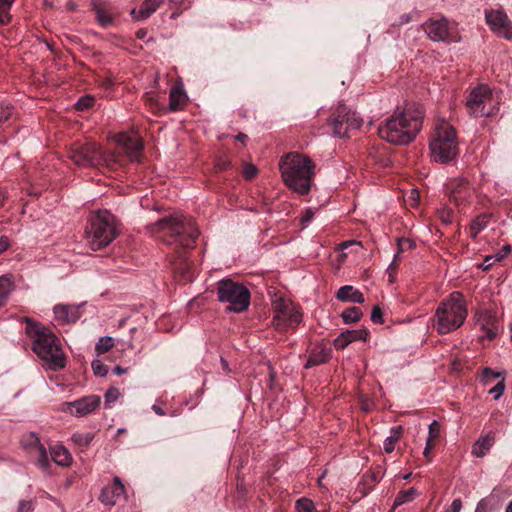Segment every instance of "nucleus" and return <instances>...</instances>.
<instances>
[{"mask_svg":"<svg viewBox=\"0 0 512 512\" xmlns=\"http://www.w3.org/2000/svg\"><path fill=\"white\" fill-rule=\"evenodd\" d=\"M154 230L161 233L160 237L165 243L177 247L172 260L174 271L185 279H191V263L186 249L194 247L199 236L195 222L185 216H164L154 223Z\"/></svg>","mask_w":512,"mask_h":512,"instance_id":"f257e3e1","label":"nucleus"},{"mask_svg":"<svg viewBox=\"0 0 512 512\" xmlns=\"http://www.w3.org/2000/svg\"><path fill=\"white\" fill-rule=\"evenodd\" d=\"M25 333L31 341L33 352L42 361V366L48 371H61L67 365V358L62 342L51 328L34 321L32 318L24 319Z\"/></svg>","mask_w":512,"mask_h":512,"instance_id":"f03ea898","label":"nucleus"},{"mask_svg":"<svg viewBox=\"0 0 512 512\" xmlns=\"http://www.w3.org/2000/svg\"><path fill=\"white\" fill-rule=\"evenodd\" d=\"M424 109L420 103H408L402 112L392 115L381 124L379 136L396 145H407L422 130Z\"/></svg>","mask_w":512,"mask_h":512,"instance_id":"7ed1b4c3","label":"nucleus"},{"mask_svg":"<svg viewBox=\"0 0 512 512\" xmlns=\"http://www.w3.org/2000/svg\"><path fill=\"white\" fill-rule=\"evenodd\" d=\"M285 185L298 194H308L315 176V163L301 152H288L279 161Z\"/></svg>","mask_w":512,"mask_h":512,"instance_id":"20e7f679","label":"nucleus"},{"mask_svg":"<svg viewBox=\"0 0 512 512\" xmlns=\"http://www.w3.org/2000/svg\"><path fill=\"white\" fill-rule=\"evenodd\" d=\"M468 316L467 301L459 291L444 298L435 309L433 327L438 333H449L460 328Z\"/></svg>","mask_w":512,"mask_h":512,"instance_id":"39448f33","label":"nucleus"},{"mask_svg":"<svg viewBox=\"0 0 512 512\" xmlns=\"http://www.w3.org/2000/svg\"><path fill=\"white\" fill-rule=\"evenodd\" d=\"M118 235V222L110 210H99L86 226V239L93 250L108 246Z\"/></svg>","mask_w":512,"mask_h":512,"instance_id":"423d86ee","label":"nucleus"},{"mask_svg":"<svg viewBox=\"0 0 512 512\" xmlns=\"http://www.w3.org/2000/svg\"><path fill=\"white\" fill-rule=\"evenodd\" d=\"M68 158L78 167H113L120 161L116 152L102 151L93 141L75 142L68 150Z\"/></svg>","mask_w":512,"mask_h":512,"instance_id":"0eeeda50","label":"nucleus"},{"mask_svg":"<svg viewBox=\"0 0 512 512\" xmlns=\"http://www.w3.org/2000/svg\"><path fill=\"white\" fill-rule=\"evenodd\" d=\"M429 148L434 161L441 164L451 163L459 155V144L455 127L441 121L436 124L434 136Z\"/></svg>","mask_w":512,"mask_h":512,"instance_id":"6e6552de","label":"nucleus"},{"mask_svg":"<svg viewBox=\"0 0 512 512\" xmlns=\"http://www.w3.org/2000/svg\"><path fill=\"white\" fill-rule=\"evenodd\" d=\"M218 301L227 302L226 311L243 313L250 306L251 292L243 283L235 282L233 279L219 280L216 285Z\"/></svg>","mask_w":512,"mask_h":512,"instance_id":"1a4fd4ad","label":"nucleus"},{"mask_svg":"<svg viewBox=\"0 0 512 512\" xmlns=\"http://www.w3.org/2000/svg\"><path fill=\"white\" fill-rule=\"evenodd\" d=\"M466 106L471 115L474 116H490L497 109V100L489 86L480 84L468 94L466 98Z\"/></svg>","mask_w":512,"mask_h":512,"instance_id":"9d476101","label":"nucleus"},{"mask_svg":"<svg viewBox=\"0 0 512 512\" xmlns=\"http://www.w3.org/2000/svg\"><path fill=\"white\" fill-rule=\"evenodd\" d=\"M273 324L278 331L296 328L301 323L303 315L293 301L278 298L273 303Z\"/></svg>","mask_w":512,"mask_h":512,"instance_id":"9b49d317","label":"nucleus"},{"mask_svg":"<svg viewBox=\"0 0 512 512\" xmlns=\"http://www.w3.org/2000/svg\"><path fill=\"white\" fill-rule=\"evenodd\" d=\"M328 123L332 126L335 136L348 137L351 130H357L361 127L363 120L352 109L340 105L330 115Z\"/></svg>","mask_w":512,"mask_h":512,"instance_id":"f8f14e48","label":"nucleus"},{"mask_svg":"<svg viewBox=\"0 0 512 512\" xmlns=\"http://www.w3.org/2000/svg\"><path fill=\"white\" fill-rule=\"evenodd\" d=\"M423 30L432 41L437 42H458L460 38L446 17L440 19H429L423 23Z\"/></svg>","mask_w":512,"mask_h":512,"instance_id":"ddd939ff","label":"nucleus"},{"mask_svg":"<svg viewBox=\"0 0 512 512\" xmlns=\"http://www.w3.org/2000/svg\"><path fill=\"white\" fill-rule=\"evenodd\" d=\"M116 143L120 148V151H115L118 154L119 162L114 164L112 168L122 164V153H124L130 161H136V163L141 161L143 143L139 136L129 135V133H119V135L116 136Z\"/></svg>","mask_w":512,"mask_h":512,"instance_id":"4468645a","label":"nucleus"},{"mask_svg":"<svg viewBox=\"0 0 512 512\" xmlns=\"http://www.w3.org/2000/svg\"><path fill=\"white\" fill-rule=\"evenodd\" d=\"M90 7L101 27L112 26L120 14L116 5L109 0H91Z\"/></svg>","mask_w":512,"mask_h":512,"instance_id":"2eb2a0df","label":"nucleus"},{"mask_svg":"<svg viewBox=\"0 0 512 512\" xmlns=\"http://www.w3.org/2000/svg\"><path fill=\"white\" fill-rule=\"evenodd\" d=\"M485 19L494 33L505 39H512V22L502 8L486 11Z\"/></svg>","mask_w":512,"mask_h":512,"instance_id":"dca6fc26","label":"nucleus"},{"mask_svg":"<svg viewBox=\"0 0 512 512\" xmlns=\"http://www.w3.org/2000/svg\"><path fill=\"white\" fill-rule=\"evenodd\" d=\"M101 404V398L97 395H87L71 402H64L63 410L75 417H84L95 411Z\"/></svg>","mask_w":512,"mask_h":512,"instance_id":"f3484780","label":"nucleus"},{"mask_svg":"<svg viewBox=\"0 0 512 512\" xmlns=\"http://www.w3.org/2000/svg\"><path fill=\"white\" fill-rule=\"evenodd\" d=\"M22 445L27 448L29 453L36 455L38 464L42 469H49L50 462L47 450L36 432H30L28 435H25L22 439Z\"/></svg>","mask_w":512,"mask_h":512,"instance_id":"a211bd4d","label":"nucleus"},{"mask_svg":"<svg viewBox=\"0 0 512 512\" xmlns=\"http://www.w3.org/2000/svg\"><path fill=\"white\" fill-rule=\"evenodd\" d=\"M472 192V187L468 179L456 178L452 179L448 184L449 198L454 201L457 206L466 203L471 197Z\"/></svg>","mask_w":512,"mask_h":512,"instance_id":"6ab92c4d","label":"nucleus"},{"mask_svg":"<svg viewBox=\"0 0 512 512\" xmlns=\"http://www.w3.org/2000/svg\"><path fill=\"white\" fill-rule=\"evenodd\" d=\"M125 493V486L120 477H114L113 483L103 487L99 494V500L103 505L114 506L122 494Z\"/></svg>","mask_w":512,"mask_h":512,"instance_id":"aec40b11","label":"nucleus"},{"mask_svg":"<svg viewBox=\"0 0 512 512\" xmlns=\"http://www.w3.org/2000/svg\"><path fill=\"white\" fill-rule=\"evenodd\" d=\"M54 316L59 323H75L82 316L81 306L75 304H57Z\"/></svg>","mask_w":512,"mask_h":512,"instance_id":"412c9836","label":"nucleus"},{"mask_svg":"<svg viewBox=\"0 0 512 512\" xmlns=\"http://www.w3.org/2000/svg\"><path fill=\"white\" fill-rule=\"evenodd\" d=\"M478 324L484 332V337L488 339L495 338L500 329V321L492 312L480 313Z\"/></svg>","mask_w":512,"mask_h":512,"instance_id":"4be33fe9","label":"nucleus"},{"mask_svg":"<svg viewBox=\"0 0 512 512\" xmlns=\"http://www.w3.org/2000/svg\"><path fill=\"white\" fill-rule=\"evenodd\" d=\"M369 333V330H366V328H361V330L343 331L334 339V346L337 350H344V348L348 347L350 342L356 341V339L366 341Z\"/></svg>","mask_w":512,"mask_h":512,"instance_id":"5701e85b","label":"nucleus"},{"mask_svg":"<svg viewBox=\"0 0 512 512\" xmlns=\"http://www.w3.org/2000/svg\"><path fill=\"white\" fill-rule=\"evenodd\" d=\"M164 0H145L140 5L138 10L134 8L131 11V15L133 16L134 20H145V18L151 17L153 12L157 11L159 6L162 5Z\"/></svg>","mask_w":512,"mask_h":512,"instance_id":"b1692460","label":"nucleus"},{"mask_svg":"<svg viewBox=\"0 0 512 512\" xmlns=\"http://www.w3.org/2000/svg\"><path fill=\"white\" fill-rule=\"evenodd\" d=\"M336 297L340 301L357 302V304H362L365 301L364 294L352 285L341 286L336 293Z\"/></svg>","mask_w":512,"mask_h":512,"instance_id":"393cba45","label":"nucleus"},{"mask_svg":"<svg viewBox=\"0 0 512 512\" xmlns=\"http://www.w3.org/2000/svg\"><path fill=\"white\" fill-rule=\"evenodd\" d=\"M494 442L495 434H493V432L483 435L473 444L472 454L476 455V457H483V455L489 451L490 447H492Z\"/></svg>","mask_w":512,"mask_h":512,"instance_id":"a878e982","label":"nucleus"},{"mask_svg":"<svg viewBox=\"0 0 512 512\" xmlns=\"http://www.w3.org/2000/svg\"><path fill=\"white\" fill-rule=\"evenodd\" d=\"M187 102V95L182 86L172 87L169 94V109L179 110L182 109Z\"/></svg>","mask_w":512,"mask_h":512,"instance_id":"bb28decb","label":"nucleus"},{"mask_svg":"<svg viewBox=\"0 0 512 512\" xmlns=\"http://www.w3.org/2000/svg\"><path fill=\"white\" fill-rule=\"evenodd\" d=\"M50 455L52 460H54V462L60 466H69V464L72 462V456L69 450H67V448L64 446H60V444L51 447Z\"/></svg>","mask_w":512,"mask_h":512,"instance_id":"cd10ccee","label":"nucleus"},{"mask_svg":"<svg viewBox=\"0 0 512 512\" xmlns=\"http://www.w3.org/2000/svg\"><path fill=\"white\" fill-rule=\"evenodd\" d=\"M14 288L15 285L11 276L9 274H2L0 276V307H4L7 304V299Z\"/></svg>","mask_w":512,"mask_h":512,"instance_id":"c85d7f7f","label":"nucleus"},{"mask_svg":"<svg viewBox=\"0 0 512 512\" xmlns=\"http://www.w3.org/2000/svg\"><path fill=\"white\" fill-rule=\"evenodd\" d=\"M328 358L329 350L324 349V347H316L312 350L305 367L311 368V366L321 365V363L327 362Z\"/></svg>","mask_w":512,"mask_h":512,"instance_id":"c756f323","label":"nucleus"},{"mask_svg":"<svg viewBox=\"0 0 512 512\" xmlns=\"http://www.w3.org/2000/svg\"><path fill=\"white\" fill-rule=\"evenodd\" d=\"M403 431V426H393L390 429V435L384 440V451L387 454L393 453L395 445L398 442Z\"/></svg>","mask_w":512,"mask_h":512,"instance_id":"7c9ffc66","label":"nucleus"},{"mask_svg":"<svg viewBox=\"0 0 512 512\" xmlns=\"http://www.w3.org/2000/svg\"><path fill=\"white\" fill-rule=\"evenodd\" d=\"M490 217L491 215L489 214H482L476 216L470 224V237L476 238L479 232L483 231V229L486 228L490 221Z\"/></svg>","mask_w":512,"mask_h":512,"instance_id":"2f4dec72","label":"nucleus"},{"mask_svg":"<svg viewBox=\"0 0 512 512\" xmlns=\"http://www.w3.org/2000/svg\"><path fill=\"white\" fill-rule=\"evenodd\" d=\"M418 494L419 492L415 487H410L407 490H401L394 500L393 507L397 508V506L404 505V503L412 502Z\"/></svg>","mask_w":512,"mask_h":512,"instance_id":"473e14b6","label":"nucleus"},{"mask_svg":"<svg viewBox=\"0 0 512 512\" xmlns=\"http://www.w3.org/2000/svg\"><path fill=\"white\" fill-rule=\"evenodd\" d=\"M362 310L359 307L352 306L345 309L342 313V320L345 323H355L361 319Z\"/></svg>","mask_w":512,"mask_h":512,"instance_id":"72a5a7b5","label":"nucleus"},{"mask_svg":"<svg viewBox=\"0 0 512 512\" xmlns=\"http://www.w3.org/2000/svg\"><path fill=\"white\" fill-rule=\"evenodd\" d=\"M114 347V339L110 336H105L99 338L97 343L95 344V352L96 354H104L106 351H109L110 348Z\"/></svg>","mask_w":512,"mask_h":512,"instance_id":"f704fd0d","label":"nucleus"},{"mask_svg":"<svg viewBox=\"0 0 512 512\" xmlns=\"http://www.w3.org/2000/svg\"><path fill=\"white\" fill-rule=\"evenodd\" d=\"M93 439L94 435L91 432H75L72 436L73 442L80 447H87Z\"/></svg>","mask_w":512,"mask_h":512,"instance_id":"c9c22d12","label":"nucleus"},{"mask_svg":"<svg viewBox=\"0 0 512 512\" xmlns=\"http://www.w3.org/2000/svg\"><path fill=\"white\" fill-rule=\"evenodd\" d=\"M297 512H318L315 504L309 498H300L296 501Z\"/></svg>","mask_w":512,"mask_h":512,"instance_id":"e433bc0d","label":"nucleus"},{"mask_svg":"<svg viewBox=\"0 0 512 512\" xmlns=\"http://www.w3.org/2000/svg\"><path fill=\"white\" fill-rule=\"evenodd\" d=\"M15 108L11 103L0 102V122H7L12 118Z\"/></svg>","mask_w":512,"mask_h":512,"instance_id":"4c0bfd02","label":"nucleus"},{"mask_svg":"<svg viewBox=\"0 0 512 512\" xmlns=\"http://www.w3.org/2000/svg\"><path fill=\"white\" fill-rule=\"evenodd\" d=\"M94 102L95 98H93V96H89V94H86V96H82L80 99L76 101L75 108L78 110L90 109V107L93 106Z\"/></svg>","mask_w":512,"mask_h":512,"instance_id":"58836bf2","label":"nucleus"},{"mask_svg":"<svg viewBox=\"0 0 512 512\" xmlns=\"http://www.w3.org/2000/svg\"><path fill=\"white\" fill-rule=\"evenodd\" d=\"M92 369L95 375L99 377H104V375L108 374V367L104 364V362L100 361V359H94L92 361Z\"/></svg>","mask_w":512,"mask_h":512,"instance_id":"ea45409f","label":"nucleus"},{"mask_svg":"<svg viewBox=\"0 0 512 512\" xmlns=\"http://www.w3.org/2000/svg\"><path fill=\"white\" fill-rule=\"evenodd\" d=\"M502 380L489 390V393L493 396L494 399H499L500 396L503 395L505 390V379L503 377V374L501 375Z\"/></svg>","mask_w":512,"mask_h":512,"instance_id":"a19ab883","label":"nucleus"},{"mask_svg":"<svg viewBox=\"0 0 512 512\" xmlns=\"http://www.w3.org/2000/svg\"><path fill=\"white\" fill-rule=\"evenodd\" d=\"M11 19L10 8L0 0V24H7Z\"/></svg>","mask_w":512,"mask_h":512,"instance_id":"79ce46f5","label":"nucleus"},{"mask_svg":"<svg viewBox=\"0 0 512 512\" xmlns=\"http://www.w3.org/2000/svg\"><path fill=\"white\" fill-rule=\"evenodd\" d=\"M429 439L434 442L435 439H438L440 436V424L438 420H433V422L429 425V432H428Z\"/></svg>","mask_w":512,"mask_h":512,"instance_id":"37998d69","label":"nucleus"},{"mask_svg":"<svg viewBox=\"0 0 512 512\" xmlns=\"http://www.w3.org/2000/svg\"><path fill=\"white\" fill-rule=\"evenodd\" d=\"M120 397V391L118 388H109L105 392V404L116 402Z\"/></svg>","mask_w":512,"mask_h":512,"instance_id":"c03bdc74","label":"nucleus"},{"mask_svg":"<svg viewBox=\"0 0 512 512\" xmlns=\"http://www.w3.org/2000/svg\"><path fill=\"white\" fill-rule=\"evenodd\" d=\"M257 173L258 169L256 168L255 164L248 163L244 165L243 176L245 179L251 180L256 176Z\"/></svg>","mask_w":512,"mask_h":512,"instance_id":"a18cd8bd","label":"nucleus"},{"mask_svg":"<svg viewBox=\"0 0 512 512\" xmlns=\"http://www.w3.org/2000/svg\"><path fill=\"white\" fill-rule=\"evenodd\" d=\"M371 320L374 323H384L383 310L379 306H374L371 313Z\"/></svg>","mask_w":512,"mask_h":512,"instance_id":"49530a36","label":"nucleus"},{"mask_svg":"<svg viewBox=\"0 0 512 512\" xmlns=\"http://www.w3.org/2000/svg\"><path fill=\"white\" fill-rule=\"evenodd\" d=\"M492 507L487 499H481L477 505L475 512H491Z\"/></svg>","mask_w":512,"mask_h":512,"instance_id":"de8ad7c7","label":"nucleus"},{"mask_svg":"<svg viewBox=\"0 0 512 512\" xmlns=\"http://www.w3.org/2000/svg\"><path fill=\"white\" fill-rule=\"evenodd\" d=\"M482 375L486 380H489V378H499L502 377V373L500 371H494L492 368L486 367L482 371Z\"/></svg>","mask_w":512,"mask_h":512,"instance_id":"09e8293b","label":"nucleus"},{"mask_svg":"<svg viewBox=\"0 0 512 512\" xmlns=\"http://www.w3.org/2000/svg\"><path fill=\"white\" fill-rule=\"evenodd\" d=\"M512 250L510 245L503 246L502 250L494 254V261H502Z\"/></svg>","mask_w":512,"mask_h":512,"instance_id":"8fccbe9b","label":"nucleus"},{"mask_svg":"<svg viewBox=\"0 0 512 512\" xmlns=\"http://www.w3.org/2000/svg\"><path fill=\"white\" fill-rule=\"evenodd\" d=\"M33 509V504L31 501H19V506L16 512H31Z\"/></svg>","mask_w":512,"mask_h":512,"instance_id":"3c124183","label":"nucleus"},{"mask_svg":"<svg viewBox=\"0 0 512 512\" xmlns=\"http://www.w3.org/2000/svg\"><path fill=\"white\" fill-rule=\"evenodd\" d=\"M463 502L461 499H454L451 506L446 508L444 512H459L462 509Z\"/></svg>","mask_w":512,"mask_h":512,"instance_id":"603ef678","label":"nucleus"},{"mask_svg":"<svg viewBox=\"0 0 512 512\" xmlns=\"http://www.w3.org/2000/svg\"><path fill=\"white\" fill-rule=\"evenodd\" d=\"M10 246V242L7 236H1L0 237V253L5 252V250L8 249Z\"/></svg>","mask_w":512,"mask_h":512,"instance_id":"864d4df0","label":"nucleus"},{"mask_svg":"<svg viewBox=\"0 0 512 512\" xmlns=\"http://www.w3.org/2000/svg\"><path fill=\"white\" fill-rule=\"evenodd\" d=\"M433 447H434V443H432V441L430 440V437L428 435L427 440H426V445H425L424 451H423V454L425 455V457H429L430 452L433 449Z\"/></svg>","mask_w":512,"mask_h":512,"instance_id":"5fc2aeb1","label":"nucleus"},{"mask_svg":"<svg viewBox=\"0 0 512 512\" xmlns=\"http://www.w3.org/2000/svg\"><path fill=\"white\" fill-rule=\"evenodd\" d=\"M493 261H495V257H494V255H487V256L484 258L483 269H484V270H488V268H490V267L492 266Z\"/></svg>","mask_w":512,"mask_h":512,"instance_id":"6e6d98bb","label":"nucleus"},{"mask_svg":"<svg viewBox=\"0 0 512 512\" xmlns=\"http://www.w3.org/2000/svg\"><path fill=\"white\" fill-rule=\"evenodd\" d=\"M113 372L116 375H122L125 374V372H127V368H123L121 367V365H115Z\"/></svg>","mask_w":512,"mask_h":512,"instance_id":"4d7b16f0","label":"nucleus"},{"mask_svg":"<svg viewBox=\"0 0 512 512\" xmlns=\"http://www.w3.org/2000/svg\"><path fill=\"white\" fill-rule=\"evenodd\" d=\"M236 139L239 141V142H242L244 145L248 139V136L246 135V133H243V132H240L236 135Z\"/></svg>","mask_w":512,"mask_h":512,"instance_id":"13d9d810","label":"nucleus"},{"mask_svg":"<svg viewBox=\"0 0 512 512\" xmlns=\"http://www.w3.org/2000/svg\"><path fill=\"white\" fill-rule=\"evenodd\" d=\"M147 29H139L136 31V36L138 37V39H145L146 36H147Z\"/></svg>","mask_w":512,"mask_h":512,"instance_id":"bf43d9fd","label":"nucleus"},{"mask_svg":"<svg viewBox=\"0 0 512 512\" xmlns=\"http://www.w3.org/2000/svg\"><path fill=\"white\" fill-rule=\"evenodd\" d=\"M152 409L158 415L166 414L165 410H163V408L159 407V405H157V404L152 405Z\"/></svg>","mask_w":512,"mask_h":512,"instance_id":"052dcab7","label":"nucleus"},{"mask_svg":"<svg viewBox=\"0 0 512 512\" xmlns=\"http://www.w3.org/2000/svg\"><path fill=\"white\" fill-rule=\"evenodd\" d=\"M409 21H411L410 14H402V16H400V24L409 23Z\"/></svg>","mask_w":512,"mask_h":512,"instance_id":"680f3d73","label":"nucleus"},{"mask_svg":"<svg viewBox=\"0 0 512 512\" xmlns=\"http://www.w3.org/2000/svg\"><path fill=\"white\" fill-rule=\"evenodd\" d=\"M313 217V213H312V210L308 209L305 213V215L302 217V220L303 221H311Z\"/></svg>","mask_w":512,"mask_h":512,"instance_id":"e2e57ef3","label":"nucleus"},{"mask_svg":"<svg viewBox=\"0 0 512 512\" xmlns=\"http://www.w3.org/2000/svg\"><path fill=\"white\" fill-rule=\"evenodd\" d=\"M403 243H408L409 246L412 244L411 240L409 239H398L399 250H402Z\"/></svg>","mask_w":512,"mask_h":512,"instance_id":"0e129e2a","label":"nucleus"},{"mask_svg":"<svg viewBox=\"0 0 512 512\" xmlns=\"http://www.w3.org/2000/svg\"><path fill=\"white\" fill-rule=\"evenodd\" d=\"M229 165L230 162H228V160H224L223 162L218 163V166L221 170H225V168L229 167Z\"/></svg>","mask_w":512,"mask_h":512,"instance_id":"69168bd1","label":"nucleus"},{"mask_svg":"<svg viewBox=\"0 0 512 512\" xmlns=\"http://www.w3.org/2000/svg\"><path fill=\"white\" fill-rule=\"evenodd\" d=\"M395 271V261L391 263V265L388 268L389 276L392 277L393 273Z\"/></svg>","mask_w":512,"mask_h":512,"instance_id":"338daca9","label":"nucleus"},{"mask_svg":"<svg viewBox=\"0 0 512 512\" xmlns=\"http://www.w3.org/2000/svg\"><path fill=\"white\" fill-rule=\"evenodd\" d=\"M66 6L70 11H75V9H77V4H75V2H68Z\"/></svg>","mask_w":512,"mask_h":512,"instance_id":"774afa93","label":"nucleus"}]
</instances>
